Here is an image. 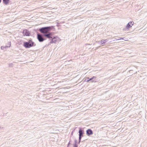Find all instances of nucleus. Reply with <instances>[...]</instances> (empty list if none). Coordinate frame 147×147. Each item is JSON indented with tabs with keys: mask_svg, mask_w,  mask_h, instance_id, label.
Here are the masks:
<instances>
[{
	"mask_svg": "<svg viewBox=\"0 0 147 147\" xmlns=\"http://www.w3.org/2000/svg\"><path fill=\"white\" fill-rule=\"evenodd\" d=\"M36 44L33 42L31 39H29L28 42H24L23 45L26 48H30L31 47L35 46Z\"/></svg>",
	"mask_w": 147,
	"mask_h": 147,
	"instance_id": "1",
	"label": "nucleus"
},
{
	"mask_svg": "<svg viewBox=\"0 0 147 147\" xmlns=\"http://www.w3.org/2000/svg\"><path fill=\"white\" fill-rule=\"evenodd\" d=\"M53 26L43 27L40 28L39 30L41 33L43 34H47L52 29Z\"/></svg>",
	"mask_w": 147,
	"mask_h": 147,
	"instance_id": "2",
	"label": "nucleus"
},
{
	"mask_svg": "<svg viewBox=\"0 0 147 147\" xmlns=\"http://www.w3.org/2000/svg\"><path fill=\"white\" fill-rule=\"evenodd\" d=\"M52 37L49 42L50 44L57 43L60 40L59 37L57 36H54L53 35Z\"/></svg>",
	"mask_w": 147,
	"mask_h": 147,
	"instance_id": "3",
	"label": "nucleus"
},
{
	"mask_svg": "<svg viewBox=\"0 0 147 147\" xmlns=\"http://www.w3.org/2000/svg\"><path fill=\"white\" fill-rule=\"evenodd\" d=\"M44 36H43V34H37V38L40 42H42L46 40V38H44Z\"/></svg>",
	"mask_w": 147,
	"mask_h": 147,
	"instance_id": "4",
	"label": "nucleus"
},
{
	"mask_svg": "<svg viewBox=\"0 0 147 147\" xmlns=\"http://www.w3.org/2000/svg\"><path fill=\"white\" fill-rule=\"evenodd\" d=\"M53 33L51 32H48L47 34H43V36L46 38H47L51 40V38L53 37Z\"/></svg>",
	"mask_w": 147,
	"mask_h": 147,
	"instance_id": "5",
	"label": "nucleus"
},
{
	"mask_svg": "<svg viewBox=\"0 0 147 147\" xmlns=\"http://www.w3.org/2000/svg\"><path fill=\"white\" fill-rule=\"evenodd\" d=\"M23 33L24 35L26 36H30V32L27 29H25L23 30Z\"/></svg>",
	"mask_w": 147,
	"mask_h": 147,
	"instance_id": "6",
	"label": "nucleus"
},
{
	"mask_svg": "<svg viewBox=\"0 0 147 147\" xmlns=\"http://www.w3.org/2000/svg\"><path fill=\"white\" fill-rule=\"evenodd\" d=\"M134 24V22H129L126 26V28L128 29L129 28L131 27L132 25H133Z\"/></svg>",
	"mask_w": 147,
	"mask_h": 147,
	"instance_id": "7",
	"label": "nucleus"
},
{
	"mask_svg": "<svg viewBox=\"0 0 147 147\" xmlns=\"http://www.w3.org/2000/svg\"><path fill=\"white\" fill-rule=\"evenodd\" d=\"M86 133L87 135L89 136L93 134V133L92 130L90 129H88L86 131Z\"/></svg>",
	"mask_w": 147,
	"mask_h": 147,
	"instance_id": "8",
	"label": "nucleus"
},
{
	"mask_svg": "<svg viewBox=\"0 0 147 147\" xmlns=\"http://www.w3.org/2000/svg\"><path fill=\"white\" fill-rule=\"evenodd\" d=\"M79 136L82 137L83 136V132L81 129H80L79 131Z\"/></svg>",
	"mask_w": 147,
	"mask_h": 147,
	"instance_id": "9",
	"label": "nucleus"
},
{
	"mask_svg": "<svg viewBox=\"0 0 147 147\" xmlns=\"http://www.w3.org/2000/svg\"><path fill=\"white\" fill-rule=\"evenodd\" d=\"M108 40L107 39L103 40H101L100 41V43H101V44H105L106 42H107Z\"/></svg>",
	"mask_w": 147,
	"mask_h": 147,
	"instance_id": "10",
	"label": "nucleus"
},
{
	"mask_svg": "<svg viewBox=\"0 0 147 147\" xmlns=\"http://www.w3.org/2000/svg\"><path fill=\"white\" fill-rule=\"evenodd\" d=\"M9 0H3V3L5 5H7L9 3Z\"/></svg>",
	"mask_w": 147,
	"mask_h": 147,
	"instance_id": "11",
	"label": "nucleus"
},
{
	"mask_svg": "<svg viewBox=\"0 0 147 147\" xmlns=\"http://www.w3.org/2000/svg\"><path fill=\"white\" fill-rule=\"evenodd\" d=\"M9 43V44H8V45H7V46H5V47H4V48H6V47H10V46H11V42H8Z\"/></svg>",
	"mask_w": 147,
	"mask_h": 147,
	"instance_id": "12",
	"label": "nucleus"
},
{
	"mask_svg": "<svg viewBox=\"0 0 147 147\" xmlns=\"http://www.w3.org/2000/svg\"><path fill=\"white\" fill-rule=\"evenodd\" d=\"M96 78V77H94V76H93L92 77V78H90L89 79V80L90 81L91 80H92L94 78Z\"/></svg>",
	"mask_w": 147,
	"mask_h": 147,
	"instance_id": "13",
	"label": "nucleus"
},
{
	"mask_svg": "<svg viewBox=\"0 0 147 147\" xmlns=\"http://www.w3.org/2000/svg\"><path fill=\"white\" fill-rule=\"evenodd\" d=\"M78 146L77 144H74V147H78Z\"/></svg>",
	"mask_w": 147,
	"mask_h": 147,
	"instance_id": "14",
	"label": "nucleus"
},
{
	"mask_svg": "<svg viewBox=\"0 0 147 147\" xmlns=\"http://www.w3.org/2000/svg\"><path fill=\"white\" fill-rule=\"evenodd\" d=\"M82 137L81 136H79V141H81V138H82Z\"/></svg>",
	"mask_w": 147,
	"mask_h": 147,
	"instance_id": "15",
	"label": "nucleus"
},
{
	"mask_svg": "<svg viewBox=\"0 0 147 147\" xmlns=\"http://www.w3.org/2000/svg\"><path fill=\"white\" fill-rule=\"evenodd\" d=\"M77 141L76 140H75L74 141V142H75L74 144H77Z\"/></svg>",
	"mask_w": 147,
	"mask_h": 147,
	"instance_id": "16",
	"label": "nucleus"
},
{
	"mask_svg": "<svg viewBox=\"0 0 147 147\" xmlns=\"http://www.w3.org/2000/svg\"><path fill=\"white\" fill-rule=\"evenodd\" d=\"M4 47L3 46H2H2H1V49H3Z\"/></svg>",
	"mask_w": 147,
	"mask_h": 147,
	"instance_id": "17",
	"label": "nucleus"
},
{
	"mask_svg": "<svg viewBox=\"0 0 147 147\" xmlns=\"http://www.w3.org/2000/svg\"><path fill=\"white\" fill-rule=\"evenodd\" d=\"M90 81V80H89H89H86V81L87 82H89V81Z\"/></svg>",
	"mask_w": 147,
	"mask_h": 147,
	"instance_id": "18",
	"label": "nucleus"
},
{
	"mask_svg": "<svg viewBox=\"0 0 147 147\" xmlns=\"http://www.w3.org/2000/svg\"><path fill=\"white\" fill-rule=\"evenodd\" d=\"M123 38H121L120 39V40H121V39H123ZM119 40V39H118V40Z\"/></svg>",
	"mask_w": 147,
	"mask_h": 147,
	"instance_id": "19",
	"label": "nucleus"
},
{
	"mask_svg": "<svg viewBox=\"0 0 147 147\" xmlns=\"http://www.w3.org/2000/svg\"><path fill=\"white\" fill-rule=\"evenodd\" d=\"M90 45V44H86V45Z\"/></svg>",
	"mask_w": 147,
	"mask_h": 147,
	"instance_id": "20",
	"label": "nucleus"
},
{
	"mask_svg": "<svg viewBox=\"0 0 147 147\" xmlns=\"http://www.w3.org/2000/svg\"><path fill=\"white\" fill-rule=\"evenodd\" d=\"M80 141H79V142H78V144H80Z\"/></svg>",
	"mask_w": 147,
	"mask_h": 147,
	"instance_id": "21",
	"label": "nucleus"
},
{
	"mask_svg": "<svg viewBox=\"0 0 147 147\" xmlns=\"http://www.w3.org/2000/svg\"><path fill=\"white\" fill-rule=\"evenodd\" d=\"M97 42H98V43L100 42V41H98V42L97 41Z\"/></svg>",
	"mask_w": 147,
	"mask_h": 147,
	"instance_id": "22",
	"label": "nucleus"
},
{
	"mask_svg": "<svg viewBox=\"0 0 147 147\" xmlns=\"http://www.w3.org/2000/svg\"><path fill=\"white\" fill-rule=\"evenodd\" d=\"M8 114V113H6L5 114V115H7V114Z\"/></svg>",
	"mask_w": 147,
	"mask_h": 147,
	"instance_id": "23",
	"label": "nucleus"
},
{
	"mask_svg": "<svg viewBox=\"0 0 147 147\" xmlns=\"http://www.w3.org/2000/svg\"><path fill=\"white\" fill-rule=\"evenodd\" d=\"M1 0H0V3H1Z\"/></svg>",
	"mask_w": 147,
	"mask_h": 147,
	"instance_id": "24",
	"label": "nucleus"
},
{
	"mask_svg": "<svg viewBox=\"0 0 147 147\" xmlns=\"http://www.w3.org/2000/svg\"><path fill=\"white\" fill-rule=\"evenodd\" d=\"M69 143H68V145H69Z\"/></svg>",
	"mask_w": 147,
	"mask_h": 147,
	"instance_id": "25",
	"label": "nucleus"
},
{
	"mask_svg": "<svg viewBox=\"0 0 147 147\" xmlns=\"http://www.w3.org/2000/svg\"><path fill=\"white\" fill-rule=\"evenodd\" d=\"M1 127L0 126V129H1Z\"/></svg>",
	"mask_w": 147,
	"mask_h": 147,
	"instance_id": "26",
	"label": "nucleus"
},
{
	"mask_svg": "<svg viewBox=\"0 0 147 147\" xmlns=\"http://www.w3.org/2000/svg\"><path fill=\"white\" fill-rule=\"evenodd\" d=\"M94 81H92V82H93Z\"/></svg>",
	"mask_w": 147,
	"mask_h": 147,
	"instance_id": "27",
	"label": "nucleus"
}]
</instances>
